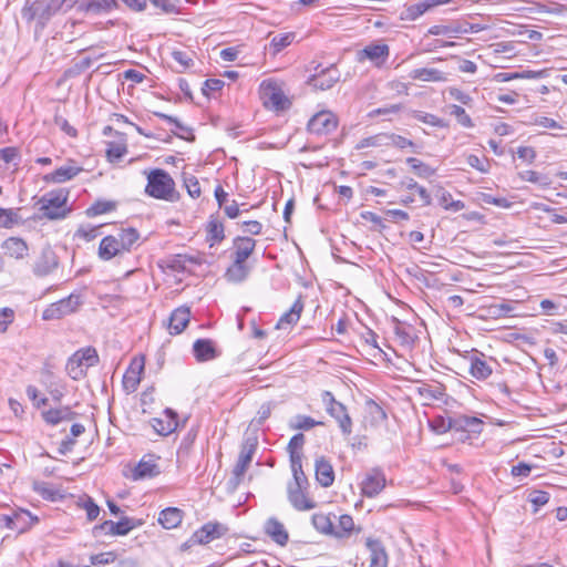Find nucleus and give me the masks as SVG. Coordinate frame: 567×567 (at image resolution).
I'll return each instance as SVG.
<instances>
[{
    "mask_svg": "<svg viewBox=\"0 0 567 567\" xmlns=\"http://www.w3.org/2000/svg\"><path fill=\"white\" fill-rule=\"evenodd\" d=\"M145 193L153 198L166 202H175L178 198L174 179L162 168L150 171Z\"/></svg>",
    "mask_w": 567,
    "mask_h": 567,
    "instance_id": "1",
    "label": "nucleus"
},
{
    "mask_svg": "<svg viewBox=\"0 0 567 567\" xmlns=\"http://www.w3.org/2000/svg\"><path fill=\"white\" fill-rule=\"evenodd\" d=\"M69 192L64 188L51 190L43 195L39 200L42 216L48 219H62L70 209L65 207Z\"/></svg>",
    "mask_w": 567,
    "mask_h": 567,
    "instance_id": "2",
    "label": "nucleus"
},
{
    "mask_svg": "<svg viewBox=\"0 0 567 567\" xmlns=\"http://www.w3.org/2000/svg\"><path fill=\"white\" fill-rule=\"evenodd\" d=\"M99 362V355L94 348L86 347L74 352L68 360L65 370L73 380L84 378L85 370Z\"/></svg>",
    "mask_w": 567,
    "mask_h": 567,
    "instance_id": "3",
    "label": "nucleus"
},
{
    "mask_svg": "<svg viewBox=\"0 0 567 567\" xmlns=\"http://www.w3.org/2000/svg\"><path fill=\"white\" fill-rule=\"evenodd\" d=\"M259 92L266 109L278 112L287 110L291 104L282 89L272 80L262 81Z\"/></svg>",
    "mask_w": 567,
    "mask_h": 567,
    "instance_id": "4",
    "label": "nucleus"
},
{
    "mask_svg": "<svg viewBox=\"0 0 567 567\" xmlns=\"http://www.w3.org/2000/svg\"><path fill=\"white\" fill-rule=\"evenodd\" d=\"M322 402L326 405L327 413L333 417L344 435L352 432V420L348 414L347 408L341 402L337 401L330 391L322 393Z\"/></svg>",
    "mask_w": 567,
    "mask_h": 567,
    "instance_id": "5",
    "label": "nucleus"
},
{
    "mask_svg": "<svg viewBox=\"0 0 567 567\" xmlns=\"http://www.w3.org/2000/svg\"><path fill=\"white\" fill-rule=\"evenodd\" d=\"M81 305V296L71 293L69 297L53 302L47 307L42 312V319L47 321L61 319L75 312Z\"/></svg>",
    "mask_w": 567,
    "mask_h": 567,
    "instance_id": "6",
    "label": "nucleus"
},
{
    "mask_svg": "<svg viewBox=\"0 0 567 567\" xmlns=\"http://www.w3.org/2000/svg\"><path fill=\"white\" fill-rule=\"evenodd\" d=\"M228 528L217 522H208L197 529L192 537L183 544V548H188L192 545L199 544L205 545L215 539H218L226 535Z\"/></svg>",
    "mask_w": 567,
    "mask_h": 567,
    "instance_id": "7",
    "label": "nucleus"
},
{
    "mask_svg": "<svg viewBox=\"0 0 567 567\" xmlns=\"http://www.w3.org/2000/svg\"><path fill=\"white\" fill-rule=\"evenodd\" d=\"M338 127V117L330 111L316 113L308 122L307 128L310 134L326 136L333 133Z\"/></svg>",
    "mask_w": 567,
    "mask_h": 567,
    "instance_id": "8",
    "label": "nucleus"
},
{
    "mask_svg": "<svg viewBox=\"0 0 567 567\" xmlns=\"http://www.w3.org/2000/svg\"><path fill=\"white\" fill-rule=\"evenodd\" d=\"M10 512L11 514H2V523H4L7 528L17 534L24 533L38 520L37 517H33L30 512L24 509H10Z\"/></svg>",
    "mask_w": 567,
    "mask_h": 567,
    "instance_id": "9",
    "label": "nucleus"
},
{
    "mask_svg": "<svg viewBox=\"0 0 567 567\" xmlns=\"http://www.w3.org/2000/svg\"><path fill=\"white\" fill-rule=\"evenodd\" d=\"M340 71L334 64L321 69L308 80V84L315 90L326 91L331 89L340 80Z\"/></svg>",
    "mask_w": 567,
    "mask_h": 567,
    "instance_id": "10",
    "label": "nucleus"
},
{
    "mask_svg": "<svg viewBox=\"0 0 567 567\" xmlns=\"http://www.w3.org/2000/svg\"><path fill=\"white\" fill-rule=\"evenodd\" d=\"M390 55V48L385 43H370L358 52L359 61L370 60L375 66L385 63Z\"/></svg>",
    "mask_w": 567,
    "mask_h": 567,
    "instance_id": "11",
    "label": "nucleus"
},
{
    "mask_svg": "<svg viewBox=\"0 0 567 567\" xmlns=\"http://www.w3.org/2000/svg\"><path fill=\"white\" fill-rule=\"evenodd\" d=\"M159 456H155L154 454L144 455L134 467L132 478L138 481L157 476L161 473L157 464Z\"/></svg>",
    "mask_w": 567,
    "mask_h": 567,
    "instance_id": "12",
    "label": "nucleus"
},
{
    "mask_svg": "<svg viewBox=\"0 0 567 567\" xmlns=\"http://www.w3.org/2000/svg\"><path fill=\"white\" fill-rule=\"evenodd\" d=\"M385 476L380 470L370 471L361 482V492L365 497L372 498L385 487Z\"/></svg>",
    "mask_w": 567,
    "mask_h": 567,
    "instance_id": "13",
    "label": "nucleus"
},
{
    "mask_svg": "<svg viewBox=\"0 0 567 567\" xmlns=\"http://www.w3.org/2000/svg\"><path fill=\"white\" fill-rule=\"evenodd\" d=\"M137 525L130 517H123L118 522L105 520L102 524L95 525L93 534L96 535L99 532H104L110 535L124 536L127 535Z\"/></svg>",
    "mask_w": 567,
    "mask_h": 567,
    "instance_id": "14",
    "label": "nucleus"
},
{
    "mask_svg": "<svg viewBox=\"0 0 567 567\" xmlns=\"http://www.w3.org/2000/svg\"><path fill=\"white\" fill-rule=\"evenodd\" d=\"M287 496L296 511L305 512L317 507V503L308 495V488L287 486Z\"/></svg>",
    "mask_w": 567,
    "mask_h": 567,
    "instance_id": "15",
    "label": "nucleus"
},
{
    "mask_svg": "<svg viewBox=\"0 0 567 567\" xmlns=\"http://www.w3.org/2000/svg\"><path fill=\"white\" fill-rule=\"evenodd\" d=\"M255 450H256V446L254 444L246 443L243 446V449H241V451L239 453L237 463L234 466L233 476L230 478V482L235 486H237L241 482V480H243V477H244V475H245V473H246V471H247V468H248V466H249V464H250V462L252 460Z\"/></svg>",
    "mask_w": 567,
    "mask_h": 567,
    "instance_id": "16",
    "label": "nucleus"
},
{
    "mask_svg": "<svg viewBox=\"0 0 567 567\" xmlns=\"http://www.w3.org/2000/svg\"><path fill=\"white\" fill-rule=\"evenodd\" d=\"M255 239L246 236H237L233 240L231 259L235 261L247 262L248 258L255 251Z\"/></svg>",
    "mask_w": 567,
    "mask_h": 567,
    "instance_id": "17",
    "label": "nucleus"
},
{
    "mask_svg": "<svg viewBox=\"0 0 567 567\" xmlns=\"http://www.w3.org/2000/svg\"><path fill=\"white\" fill-rule=\"evenodd\" d=\"M470 374L478 380L483 381L489 378L493 373V368L485 359V355L481 352H475L470 358Z\"/></svg>",
    "mask_w": 567,
    "mask_h": 567,
    "instance_id": "18",
    "label": "nucleus"
},
{
    "mask_svg": "<svg viewBox=\"0 0 567 567\" xmlns=\"http://www.w3.org/2000/svg\"><path fill=\"white\" fill-rule=\"evenodd\" d=\"M64 3L62 0H51L49 3L42 1H35L29 8L30 19H39L47 21L52 14H54Z\"/></svg>",
    "mask_w": 567,
    "mask_h": 567,
    "instance_id": "19",
    "label": "nucleus"
},
{
    "mask_svg": "<svg viewBox=\"0 0 567 567\" xmlns=\"http://www.w3.org/2000/svg\"><path fill=\"white\" fill-rule=\"evenodd\" d=\"M144 370V361L142 359H134L128 370L123 377V386L128 392H134L140 382H141V374Z\"/></svg>",
    "mask_w": 567,
    "mask_h": 567,
    "instance_id": "20",
    "label": "nucleus"
},
{
    "mask_svg": "<svg viewBox=\"0 0 567 567\" xmlns=\"http://www.w3.org/2000/svg\"><path fill=\"white\" fill-rule=\"evenodd\" d=\"M365 545L370 550L369 567H388V554L379 539L367 538Z\"/></svg>",
    "mask_w": 567,
    "mask_h": 567,
    "instance_id": "21",
    "label": "nucleus"
},
{
    "mask_svg": "<svg viewBox=\"0 0 567 567\" xmlns=\"http://www.w3.org/2000/svg\"><path fill=\"white\" fill-rule=\"evenodd\" d=\"M316 480L322 487H329L334 482V471L331 463L323 456L316 460Z\"/></svg>",
    "mask_w": 567,
    "mask_h": 567,
    "instance_id": "22",
    "label": "nucleus"
},
{
    "mask_svg": "<svg viewBox=\"0 0 567 567\" xmlns=\"http://www.w3.org/2000/svg\"><path fill=\"white\" fill-rule=\"evenodd\" d=\"M81 167L75 165H65L56 168L52 173L45 174L43 181L45 183L61 184L74 178L80 172Z\"/></svg>",
    "mask_w": 567,
    "mask_h": 567,
    "instance_id": "23",
    "label": "nucleus"
},
{
    "mask_svg": "<svg viewBox=\"0 0 567 567\" xmlns=\"http://www.w3.org/2000/svg\"><path fill=\"white\" fill-rule=\"evenodd\" d=\"M4 255L14 259H23L29 256L27 243L19 237H10L2 243Z\"/></svg>",
    "mask_w": 567,
    "mask_h": 567,
    "instance_id": "24",
    "label": "nucleus"
},
{
    "mask_svg": "<svg viewBox=\"0 0 567 567\" xmlns=\"http://www.w3.org/2000/svg\"><path fill=\"white\" fill-rule=\"evenodd\" d=\"M58 257L51 249H44L34 265V274L37 276H47L58 267Z\"/></svg>",
    "mask_w": 567,
    "mask_h": 567,
    "instance_id": "25",
    "label": "nucleus"
},
{
    "mask_svg": "<svg viewBox=\"0 0 567 567\" xmlns=\"http://www.w3.org/2000/svg\"><path fill=\"white\" fill-rule=\"evenodd\" d=\"M250 271L251 266L248 262L233 260L226 269L224 277L228 282L240 284L248 278Z\"/></svg>",
    "mask_w": 567,
    "mask_h": 567,
    "instance_id": "26",
    "label": "nucleus"
},
{
    "mask_svg": "<svg viewBox=\"0 0 567 567\" xmlns=\"http://www.w3.org/2000/svg\"><path fill=\"white\" fill-rule=\"evenodd\" d=\"M190 319V311L187 307L175 309L169 317L168 329L171 334H178L187 327Z\"/></svg>",
    "mask_w": 567,
    "mask_h": 567,
    "instance_id": "27",
    "label": "nucleus"
},
{
    "mask_svg": "<svg viewBox=\"0 0 567 567\" xmlns=\"http://www.w3.org/2000/svg\"><path fill=\"white\" fill-rule=\"evenodd\" d=\"M266 534L278 545L285 546L288 543L289 535L282 523L271 517L265 524Z\"/></svg>",
    "mask_w": 567,
    "mask_h": 567,
    "instance_id": "28",
    "label": "nucleus"
},
{
    "mask_svg": "<svg viewBox=\"0 0 567 567\" xmlns=\"http://www.w3.org/2000/svg\"><path fill=\"white\" fill-rule=\"evenodd\" d=\"M124 252L120 248L117 237L110 235L105 236L99 246V257L102 260H111L114 257L122 256Z\"/></svg>",
    "mask_w": 567,
    "mask_h": 567,
    "instance_id": "29",
    "label": "nucleus"
},
{
    "mask_svg": "<svg viewBox=\"0 0 567 567\" xmlns=\"http://www.w3.org/2000/svg\"><path fill=\"white\" fill-rule=\"evenodd\" d=\"M303 307L305 303L302 300V296H299L292 303L290 309L279 318L276 327L278 329H285L287 326L296 324L300 319V316L303 311Z\"/></svg>",
    "mask_w": 567,
    "mask_h": 567,
    "instance_id": "30",
    "label": "nucleus"
},
{
    "mask_svg": "<svg viewBox=\"0 0 567 567\" xmlns=\"http://www.w3.org/2000/svg\"><path fill=\"white\" fill-rule=\"evenodd\" d=\"M435 8V3L430 0H423L413 4H405L401 12V19L406 21H415L427 11Z\"/></svg>",
    "mask_w": 567,
    "mask_h": 567,
    "instance_id": "31",
    "label": "nucleus"
},
{
    "mask_svg": "<svg viewBox=\"0 0 567 567\" xmlns=\"http://www.w3.org/2000/svg\"><path fill=\"white\" fill-rule=\"evenodd\" d=\"M193 351L195 358L200 362L213 360L218 355L209 339H197L193 344Z\"/></svg>",
    "mask_w": 567,
    "mask_h": 567,
    "instance_id": "32",
    "label": "nucleus"
},
{
    "mask_svg": "<svg viewBox=\"0 0 567 567\" xmlns=\"http://www.w3.org/2000/svg\"><path fill=\"white\" fill-rule=\"evenodd\" d=\"M76 413L70 406H62L59 409H50L42 412L43 420L51 425H58L63 421H71L75 417Z\"/></svg>",
    "mask_w": 567,
    "mask_h": 567,
    "instance_id": "33",
    "label": "nucleus"
},
{
    "mask_svg": "<svg viewBox=\"0 0 567 567\" xmlns=\"http://www.w3.org/2000/svg\"><path fill=\"white\" fill-rule=\"evenodd\" d=\"M116 0H86L80 4V9L86 13L102 14L117 8Z\"/></svg>",
    "mask_w": 567,
    "mask_h": 567,
    "instance_id": "34",
    "label": "nucleus"
},
{
    "mask_svg": "<svg viewBox=\"0 0 567 567\" xmlns=\"http://www.w3.org/2000/svg\"><path fill=\"white\" fill-rule=\"evenodd\" d=\"M184 512L177 507H167L159 513L158 523L165 529H173L181 525Z\"/></svg>",
    "mask_w": 567,
    "mask_h": 567,
    "instance_id": "35",
    "label": "nucleus"
},
{
    "mask_svg": "<svg viewBox=\"0 0 567 567\" xmlns=\"http://www.w3.org/2000/svg\"><path fill=\"white\" fill-rule=\"evenodd\" d=\"M409 78L423 82H445L447 80L442 71L434 68L414 69L409 73Z\"/></svg>",
    "mask_w": 567,
    "mask_h": 567,
    "instance_id": "36",
    "label": "nucleus"
},
{
    "mask_svg": "<svg viewBox=\"0 0 567 567\" xmlns=\"http://www.w3.org/2000/svg\"><path fill=\"white\" fill-rule=\"evenodd\" d=\"M206 233H207V241L209 243V246L213 247L216 244H219L225 238V229L223 223L214 217L210 216L207 226H206Z\"/></svg>",
    "mask_w": 567,
    "mask_h": 567,
    "instance_id": "37",
    "label": "nucleus"
},
{
    "mask_svg": "<svg viewBox=\"0 0 567 567\" xmlns=\"http://www.w3.org/2000/svg\"><path fill=\"white\" fill-rule=\"evenodd\" d=\"M483 421L475 416L460 415L454 419V429L467 431L471 433H481L483 431Z\"/></svg>",
    "mask_w": 567,
    "mask_h": 567,
    "instance_id": "38",
    "label": "nucleus"
},
{
    "mask_svg": "<svg viewBox=\"0 0 567 567\" xmlns=\"http://www.w3.org/2000/svg\"><path fill=\"white\" fill-rule=\"evenodd\" d=\"M427 33L431 35H446L453 38L457 34L467 33V29L464 28L460 22H451L449 24H435L432 25Z\"/></svg>",
    "mask_w": 567,
    "mask_h": 567,
    "instance_id": "39",
    "label": "nucleus"
},
{
    "mask_svg": "<svg viewBox=\"0 0 567 567\" xmlns=\"http://www.w3.org/2000/svg\"><path fill=\"white\" fill-rule=\"evenodd\" d=\"M115 237H117L120 248L125 254L130 252L137 243L140 239V233L135 228L128 227L121 229Z\"/></svg>",
    "mask_w": 567,
    "mask_h": 567,
    "instance_id": "40",
    "label": "nucleus"
},
{
    "mask_svg": "<svg viewBox=\"0 0 567 567\" xmlns=\"http://www.w3.org/2000/svg\"><path fill=\"white\" fill-rule=\"evenodd\" d=\"M518 177L522 181L537 184L542 188H549L553 183L548 175L532 169L519 172Z\"/></svg>",
    "mask_w": 567,
    "mask_h": 567,
    "instance_id": "41",
    "label": "nucleus"
},
{
    "mask_svg": "<svg viewBox=\"0 0 567 567\" xmlns=\"http://www.w3.org/2000/svg\"><path fill=\"white\" fill-rule=\"evenodd\" d=\"M324 425L322 421H317L311 416L305 414H297L290 422L289 427L291 430L309 431L315 426Z\"/></svg>",
    "mask_w": 567,
    "mask_h": 567,
    "instance_id": "42",
    "label": "nucleus"
},
{
    "mask_svg": "<svg viewBox=\"0 0 567 567\" xmlns=\"http://www.w3.org/2000/svg\"><path fill=\"white\" fill-rule=\"evenodd\" d=\"M406 164L410 165L415 175H417L420 178L426 179L436 174V168L431 167L416 157H408Z\"/></svg>",
    "mask_w": 567,
    "mask_h": 567,
    "instance_id": "43",
    "label": "nucleus"
},
{
    "mask_svg": "<svg viewBox=\"0 0 567 567\" xmlns=\"http://www.w3.org/2000/svg\"><path fill=\"white\" fill-rule=\"evenodd\" d=\"M311 523L319 533L333 535V523L328 515L313 514L311 517Z\"/></svg>",
    "mask_w": 567,
    "mask_h": 567,
    "instance_id": "44",
    "label": "nucleus"
},
{
    "mask_svg": "<svg viewBox=\"0 0 567 567\" xmlns=\"http://www.w3.org/2000/svg\"><path fill=\"white\" fill-rule=\"evenodd\" d=\"M167 414L169 415V421L164 424V422L159 419H154V429L161 434V435H168L173 433L177 427V414L173 412L172 410H167Z\"/></svg>",
    "mask_w": 567,
    "mask_h": 567,
    "instance_id": "45",
    "label": "nucleus"
},
{
    "mask_svg": "<svg viewBox=\"0 0 567 567\" xmlns=\"http://www.w3.org/2000/svg\"><path fill=\"white\" fill-rule=\"evenodd\" d=\"M388 133H379L373 136H369L365 138H362L358 145L357 150H362L365 147H382L388 146Z\"/></svg>",
    "mask_w": 567,
    "mask_h": 567,
    "instance_id": "46",
    "label": "nucleus"
},
{
    "mask_svg": "<svg viewBox=\"0 0 567 567\" xmlns=\"http://www.w3.org/2000/svg\"><path fill=\"white\" fill-rule=\"evenodd\" d=\"M127 153V146L124 142H109L106 156L110 162L120 161Z\"/></svg>",
    "mask_w": 567,
    "mask_h": 567,
    "instance_id": "47",
    "label": "nucleus"
},
{
    "mask_svg": "<svg viewBox=\"0 0 567 567\" xmlns=\"http://www.w3.org/2000/svg\"><path fill=\"white\" fill-rule=\"evenodd\" d=\"M293 39H295V33H292V32L275 35L270 42V49L272 50V54H277L282 49L290 45L292 43Z\"/></svg>",
    "mask_w": 567,
    "mask_h": 567,
    "instance_id": "48",
    "label": "nucleus"
},
{
    "mask_svg": "<svg viewBox=\"0 0 567 567\" xmlns=\"http://www.w3.org/2000/svg\"><path fill=\"white\" fill-rule=\"evenodd\" d=\"M354 528L353 518L350 515H341L339 517L338 527H333V535L338 538L348 536Z\"/></svg>",
    "mask_w": 567,
    "mask_h": 567,
    "instance_id": "49",
    "label": "nucleus"
},
{
    "mask_svg": "<svg viewBox=\"0 0 567 567\" xmlns=\"http://www.w3.org/2000/svg\"><path fill=\"white\" fill-rule=\"evenodd\" d=\"M549 498L550 495L548 492L538 489L530 491L527 496V501L534 506V513H537L542 506L546 505Z\"/></svg>",
    "mask_w": 567,
    "mask_h": 567,
    "instance_id": "50",
    "label": "nucleus"
},
{
    "mask_svg": "<svg viewBox=\"0 0 567 567\" xmlns=\"http://www.w3.org/2000/svg\"><path fill=\"white\" fill-rule=\"evenodd\" d=\"M451 115L455 116L457 123L463 127L471 128L474 126V123L471 116L466 113V111L460 105H451L450 106Z\"/></svg>",
    "mask_w": 567,
    "mask_h": 567,
    "instance_id": "51",
    "label": "nucleus"
},
{
    "mask_svg": "<svg viewBox=\"0 0 567 567\" xmlns=\"http://www.w3.org/2000/svg\"><path fill=\"white\" fill-rule=\"evenodd\" d=\"M430 426L435 433L443 434L454 429V420L445 419L443 416H435L430 421Z\"/></svg>",
    "mask_w": 567,
    "mask_h": 567,
    "instance_id": "52",
    "label": "nucleus"
},
{
    "mask_svg": "<svg viewBox=\"0 0 567 567\" xmlns=\"http://www.w3.org/2000/svg\"><path fill=\"white\" fill-rule=\"evenodd\" d=\"M20 209L2 208V227H12L20 224L23 218L19 215Z\"/></svg>",
    "mask_w": 567,
    "mask_h": 567,
    "instance_id": "53",
    "label": "nucleus"
},
{
    "mask_svg": "<svg viewBox=\"0 0 567 567\" xmlns=\"http://www.w3.org/2000/svg\"><path fill=\"white\" fill-rule=\"evenodd\" d=\"M414 117L416 120H419L420 122L431 125V126H435V127H446L447 126V123L443 118H441L434 114L417 112L414 115Z\"/></svg>",
    "mask_w": 567,
    "mask_h": 567,
    "instance_id": "54",
    "label": "nucleus"
},
{
    "mask_svg": "<svg viewBox=\"0 0 567 567\" xmlns=\"http://www.w3.org/2000/svg\"><path fill=\"white\" fill-rule=\"evenodd\" d=\"M115 208L114 203L112 202H96L91 207L86 209V215L89 217H94L97 215H102L109 213Z\"/></svg>",
    "mask_w": 567,
    "mask_h": 567,
    "instance_id": "55",
    "label": "nucleus"
},
{
    "mask_svg": "<svg viewBox=\"0 0 567 567\" xmlns=\"http://www.w3.org/2000/svg\"><path fill=\"white\" fill-rule=\"evenodd\" d=\"M466 162L471 167L477 169L481 173L485 174V173L489 172L491 165L486 157L480 158L478 156H476L474 154H470L466 157Z\"/></svg>",
    "mask_w": 567,
    "mask_h": 567,
    "instance_id": "56",
    "label": "nucleus"
},
{
    "mask_svg": "<svg viewBox=\"0 0 567 567\" xmlns=\"http://www.w3.org/2000/svg\"><path fill=\"white\" fill-rule=\"evenodd\" d=\"M388 146H395L400 150L406 148V147H414V143L401 135L394 134V133H388Z\"/></svg>",
    "mask_w": 567,
    "mask_h": 567,
    "instance_id": "57",
    "label": "nucleus"
},
{
    "mask_svg": "<svg viewBox=\"0 0 567 567\" xmlns=\"http://www.w3.org/2000/svg\"><path fill=\"white\" fill-rule=\"evenodd\" d=\"M101 226L82 225L75 233V236L83 238L86 241H91L99 235V228Z\"/></svg>",
    "mask_w": 567,
    "mask_h": 567,
    "instance_id": "58",
    "label": "nucleus"
},
{
    "mask_svg": "<svg viewBox=\"0 0 567 567\" xmlns=\"http://www.w3.org/2000/svg\"><path fill=\"white\" fill-rule=\"evenodd\" d=\"M82 507L85 509L86 517L90 522H93L97 518L100 514V507L90 496H86L85 499H83Z\"/></svg>",
    "mask_w": 567,
    "mask_h": 567,
    "instance_id": "59",
    "label": "nucleus"
},
{
    "mask_svg": "<svg viewBox=\"0 0 567 567\" xmlns=\"http://www.w3.org/2000/svg\"><path fill=\"white\" fill-rule=\"evenodd\" d=\"M116 559V554L114 551L100 553L91 556V564L99 565H109L114 563Z\"/></svg>",
    "mask_w": 567,
    "mask_h": 567,
    "instance_id": "60",
    "label": "nucleus"
},
{
    "mask_svg": "<svg viewBox=\"0 0 567 567\" xmlns=\"http://www.w3.org/2000/svg\"><path fill=\"white\" fill-rule=\"evenodd\" d=\"M293 480L288 483L287 486L309 488V481L302 468L292 470Z\"/></svg>",
    "mask_w": 567,
    "mask_h": 567,
    "instance_id": "61",
    "label": "nucleus"
},
{
    "mask_svg": "<svg viewBox=\"0 0 567 567\" xmlns=\"http://www.w3.org/2000/svg\"><path fill=\"white\" fill-rule=\"evenodd\" d=\"M184 184L187 189V193L193 198H198L200 196V186L199 182L195 176H187L184 178Z\"/></svg>",
    "mask_w": 567,
    "mask_h": 567,
    "instance_id": "62",
    "label": "nucleus"
},
{
    "mask_svg": "<svg viewBox=\"0 0 567 567\" xmlns=\"http://www.w3.org/2000/svg\"><path fill=\"white\" fill-rule=\"evenodd\" d=\"M151 3L161 9L164 13L177 12V0H150Z\"/></svg>",
    "mask_w": 567,
    "mask_h": 567,
    "instance_id": "63",
    "label": "nucleus"
},
{
    "mask_svg": "<svg viewBox=\"0 0 567 567\" xmlns=\"http://www.w3.org/2000/svg\"><path fill=\"white\" fill-rule=\"evenodd\" d=\"M224 81L219 79H208L204 82V86L202 89L203 94L209 96L210 92L220 91L224 87Z\"/></svg>",
    "mask_w": 567,
    "mask_h": 567,
    "instance_id": "64",
    "label": "nucleus"
}]
</instances>
